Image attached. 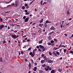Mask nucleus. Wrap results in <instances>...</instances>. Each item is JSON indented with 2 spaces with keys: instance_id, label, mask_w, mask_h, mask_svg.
<instances>
[{
  "instance_id": "1",
  "label": "nucleus",
  "mask_w": 73,
  "mask_h": 73,
  "mask_svg": "<svg viewBox=\"0 0 73 73\" xmlns=\"http://www.w3.org/2000/svg\"><path fill=\"white\" fill-rule=\"evenodd\" d=\"M39 46L40 49H42V52H43L45 51L46 49H45V48H44V46L40 45H39Z\"/></svg>"
},
{
  "instance_id": "2",
  "label": "nucleus",
  "mask_w": 73,
  "mask_h": 73,
  "mask_svg": "<svg viewBox=\"0 0 73 73\" xmlns=\"http://www.w3.org/2000/svg\"><path fill=\"white\" fill-rule=\"evenodd\" d=\"M52 53L55 56H58V55L60 54V53L58 52H56V53H55V52H52Z\"/></svg>"
},
{
  "instance_id": "3",
  "label": "nucleus",
  "mask_w": 73,
  "mask_h": 73,
  "mask_svg": "<svg viewBox=\"0 0 73 73\" xmlns=\"http://www.w3.org/2000/svg\"><path fill=\"white\" fill-rule=\"evenodd\" d=\"M10 36H11V37L13 38H17V37H19V36L18 35H17L16 36V35H10Z\"/></svg>"
},
{
  "instance_id": "4",
  "label": "nucleus",
  "mask_w": 73,
  "mask_h": 73,
  "mask_svg": "<svg viewBox=\"0 0 73 73\" xmlns=\"http://www.w3.org/2000/svg\"><path fill=\"white\" fill-rule=\"evenodd\" d=\"M19 2L18 1H17L15 2V4L14 5L15 7H17L19 5Z\"/></svg>"
},
{
  "instance_id": "5",
  "label": "nucleus",
  "mask_w": 73,
  "mask_h": 73,
  "mask_svg": "<svg viewBox=\"0 0 73 73\" xmlns=\"http://www.w3.org/2000/svg\"><path fill=\"white\" fill-rule=\"evenodd\" d=\"M47 62L49 63H52V62H53V60H52L50 59L49 58L48 59V58Z\"/></svg>"
},
{
  "instance_id": "6",
  "label": "nucleus",
  "mask_w": 73,
  "mask_h": 73,
  "mask_svg": "<svg viewBox=\"0 0 73 73\" xmlns=\"http://www.w3.org/2000/svg\"><path fill=\"white\" fill-rule=\"evenodd\" d=\"M56 72V70L52 69L51 71V72L50 73H55Z\"/></svg>"
},
{
  "instance_id": "7",
  "label": "nucleus",
  "mask_w": 73,
  "mask_h": 73,
  "mask_svg": "<svg viewBox=\"0 0 73 73\" xmlns=\"http://www.w3.org/2000/svg\"><path fill=\"white\" fill-rule=\"evenodd\" d=\"M50 29L52 31H55V30H56V28H55L54 26H52L50 28Z\"/></svg>"
},
{
  "instance_id": "8",
  "label": "nucleus",
  "mask_w": 73,
  "mask_h": 73,
  "mask_svg": "<svg viewBox=\"0 0 73 73\" xmlns=\"http://www.w3.org/2000/svg\"><path fill=\"white\" fill-rule=\"evenodd\" d=\"M29 70H31V67L32 66V64L31 63H30V62H29Z\"/></svg>"
},
{
  "instance_id": "9",
  "label": "nucleus",
  "mask_w": 73,
  "mask_h": 73,
  "mask_svg": "<svg viewBox=\"0 0 73 73\" xmlns=\"http://www.w3.org/2000/svg\"><path fill=\"white\" fill-rule=\"evenodd\" d=\"M29 17L28 18H27L25 19V23H27V22H28V20H29Z\"/></svg>"
},
{
  "instance_id": "10",
  "label": "nucleus",
  "mask_w": 73,
  "mask_h": 73,
  "mask_svg": "<svg viewBox=\"0 0 73 73\" xmlns=\"http://www.w3.org/2000/svg\"><path fill=\"white\" fill-rule=\"evenodd\" d=\"M4 25H0V29H1L2 28H4Z\"/></svg>"
},
{
  "instance_id": "11",
  "label": "nucleus",
  "mask_w": 73,
  "mask_h": 73,
  "mask_svg": "<svg viewBox=\"0 0 73 73\" xmlns=\"http://www.w3.org/2000/svg\"><path fill=\"white\" fill-rule=\"evenodd\" d=\"M37 67H35L33 69V70L34 71V72H36L37 70Z\"/></svg>"
},
{
  "instance_id": "12",
  "label": "nucleus",
  "mask_w": 73,
  "mask_h": 73,
  "mask_svg": "<svg viewBox=\"0 0 73 73\" xmlns=\"http://www.w3.org/2000/svg\"><path fill=\"white\" fill-rule=\"evenodd\" d=\"M46 23L48 24V23H52V22L50 21H49V20H47L46 21Z\"/></svg>"
},
{
  "instance_id": "13",
  "label": "nucleus",
  "mask_w": 73,
  "mask_h": 73,
  "mask_svg": "<svg viewBox=\"0 0 73 73\" xmlns=\"http://www.w3.org/2000/svg\"><path fill=\"white\" fill-rule=\"evenodd\" d=\"M42 41H43V39H42L41 40H39L38 41V44H42Z\"/></svg>"
},
{
  "instance_id": "14",
  "label": "nucleus",
  "mask_w": 73,
  "mask_h": 73,
  "mask_svg": "<svg viewBox=\"0 0 73 73\" xmlns=\"http://www.w3.org/2000/svg\"><path fill=\"white\" fill-rule=\"evenodd\" d=\"M62 69L60 68H59L58 69V72H62Z\"/></svg>"
},
{
  "instance_id": "15",
  "label": "nucleus",
  "mask_w": 73,
  "mask_h": 73,
  "mask_svg": "<svg viewBox=\"0 0 73 73\" xmlns=\"http://www.w3.org/2000/svg\"><path fill=\"white\" fill-rule=\"evenodd\" d=\"M43 20L44 19H42L39 21L40 23H43Z\"/></svg>"
},
{
  "instance_id": "16",
  "label": "nucleus",
  "mask_w": 73,
  "mask_h": 73,
  "mask_svg": "<svg viewBox=\"0 0 73 73\" xmlns=\"http://www.w3.org/2000/svg\"><path fill=\"white\" fill-rule=\"evenodd\" d=\"M45 62L44 60H42L41 61V63L42 64H44V63H45Z\"/></svg>"
},
{
  "instance_id": "17",
  "label": "nucleus",
  "mask_w": 73,
  "mask_h": 73,
  "mask_svg": "<svg viewBox=\"0 0 73 73\" xmlns=\"http://www.w3.org/2000/svg\"><path fill=\"white\" fill-rule=\"evenodd\" d=\"M14 5H15V4L13 3L11 4V5H9L7 6V7H10V6H13Z\"/></svg>"
},
{
  "instance_id": "18",
  "label": "nucleus",
  "mask_w": 73,
  "mask_h": 73,
  "mask_svg": "<svg viewBox=\"0 0 73 73\" xmlns=\"http://www.w3.org/2000/svg\"><path fill=\"white\" fill-rule=\"evenodd\" d=\"M44 61L45 62H48V58H45L44 60Z\"/></svg>"
},
{
  "instance_id": "19",
  "label": "nucleus",
  "mask_w": 73,
  "mask_h": 73,
  "mask_svg": "<svg viewBox=\"0 0 73 73\" xmlns=\"http://www.w3.org/2000/svg\"><path fill=\"white\" fill-rule=\"evenodd\" d=\"M3 57H1V58H0V62H2L3 61V59H2Z\"/></svg>"
},
{
  "instance_id": "20",
  "label": "nucleus",
  "mask_w": 73,
  "mask_h": 73,
  "mask_svg": "<svg viewBox=\"0 0 73 73\" xmlns=\"http://www.w3.org/2000/svg\"><path fill=\"white\" fill-rule=\"evenodd\" d=\"M58 49V48L54 47L53 48V50H57V49Z\"/></svg>"
},
{
  "instance_id": "21",
  "label": "nucleus",
  "mask_w": 73,
  "mask_h": 73,
  "mask_svg": "<svg viewBox=\"0 0 73 73\" xmlns=\"http://www.w3.org/2000/svg\"><path fill=\"white\" fill-rule=\"evenodd\" d=\"M39 73H44V71L42 70H39Z\"/></svg>"
},
{
  "instance_id": "22",
  "label": "nucleus",
  "mask_w": 73,
  "mask_h": 73,
  "mask_svg": "<svg viewBox=\"0 0 73 73\" xmlns=\"http://www.w3.org/2000/svg\"><path fill=\"white\" fill-rule=\"evenodd\" d=\"M42 65L43 68H44V67H45V66H46V65L45 64H44L43 65L42 64Z\"/></svg>"
},
{
  "instance_id": "23",
  "label": "nucleus",
  "mask_w": 73,
  "mask_h": 73,
  "mask_svg": "<svg viewBox=\"0 0 73 73\" xmlns=\"http://www.w3.org/2000/svg\"><path fill=\"white\" fill-rule=\"evenodd\" d=\"M35 54H32L31 55V56L32 57H34V56H35Z\"/></svg>"
},
{
  "instance_id": "24",
  "label": "nucleus",
  "mask_w": 73,
  "mask_h": 73,
  "mask_svg": "<svg viewBox=\"0 0 73 73\" xmlns=\"http://www.w3.org/2000/svg\"><path fill=\"white\" fill-rule=\"evenodd\" d=\"M25 7L24 6H23L22 7V8L23 10H24V9H25Z\"/></svg>"
},
{
  "instance_id": "25",
  "label": "nucleus",
  "mask_w": 73,
  "mask_h": 73,
  "mask_svg": "<svg viewBox=\"0 0 73 73\" xmlns=\"http://www.w3.org/2000/svg\"><path fill=\"white\" fill-rule=\"evenodd\" d=\"M9 23L10 24L9 25L11 26V25H12L13 24V23L12 22H9Z\"/></svg>"
},
{
  "instance_id": "26",
  "label": "nucleus",
  "mask_w": 73,
  "mask_h": 73,
  "mask_svg": "<svg viewBox=\"0 0 73 73\" xmlns=\"http://www.w3.org/2000/svg\"><path fill=\"white\" fill-rule=\"evenodd\" d=\"M69 14H70V12H69V11H67V15H69Z\"/></svg>"
},
{
  "instance_id": "27",
  "label": "nucleus",
  "mask_w": 73,
  "mask_h": 73,
  "mask_svg": "<svg viewBox=\"0 0 73 73\" xmlns=\"http://www.w3.org/2000/svg\"><path fill=\"white\" fill-rule=\"evenodd\" d=\"M31 49H32V47H30L27 50H28V51L31 50Z\"/></svg>"
},
{
  "instance_id": "28",
  "label": "nucleus",
  "mask_w": 73,
  "mask_h": 73,
  "mask_svg": "<svg viewBox=\"0 0 73 73\" xmlns=\"http://www.w3.org/2000/svg\"><path fill=\"white\" fill-rule=\"evenodd\" d=\"M44 69L46 71H48L49 70V69L48 68H45Z\"/></svg>"
},
{
  "instance_id": "29",
  "label": "nucleus",
  "mask_w": 73,
  "mask_h": 73,
  "mask_svg": "<svg viewBox=\"0 0 73 73\" xmlns=\"http://www.w3.org/2000/svg\"><path fill=\"white\" fill-rule=\"evenodd\" d=\"M52 44V43L50 42H49L47 43V44L48 45H51Z\"/></svg>"
},
{
  "instance_id": "30",
  "label": "nucleus",
  "mask_w": 73,
  "mask_h": 73,
  "mask_svg": "<svg viewBox=\"0 0 73 73\" xmlns=\"http://www.w3.org/2000/svg\"><path fill=\"white\" fill-rule=\"evenodd\" d=\"M44 24L45 25V27H44L45 28H46V27H47V23H45Z\"/></svg>"
},
{
  "instance_id": "31",
  "label": "nucleus",
  "mask_w": 73,
  "mask_h": 73,
  "mask_svg": "<svg viewBox=\"0 0 73 73\" xmlns=\"http://www.w3.org/2000/svg\"><path fill=\"white\" fill-rule=\"evenodd\" d=\"M66 49H64V53H66Z\"/></svg>"
},
{
  "instance_id": "32",
  "label": "nucleus",
  "mask_w": 73,
  "mask_h": 73,
  "mask_svg": "<svg viewBox=\"0 0 73 73\" xmlns=\"http://www.w3.org/2000/svg\"><path fill=\"white\" fill-rule=\"evenodd\" d=\"M70 53H72V54H73V51L72 50H70Z\"/></svg>"
},
{
  "instance_id": "33",
  "label": "nucleus",
  "mask_w": 73,
  "mask_h": 73,
  "mask_svg": "<svg viewBox=\"0 0 73 73\" xmlns=\"http://www.w3.org/2000/svg\"><path fill=\"white\" fill-rule=\"evenodd\" d=\"M42 3H43V1L42 0L40 2V5H42Z\"/></svg>"
},
{
  "instance_id": "34",
  "label": "nucleus",
  "mask_w": 73,
  "mask_h": 73,
  "mask_svg": "<svg viewBox=\"0 0 73 73\" xmlns=\"http://www.w3.org/2000/svg\"><path fill=\"white\" fill-rule=\"evenodd\" d=\"M49 55L50 56H52V52H50L49 53Z\"/></svg>"
},
{
  "instance_id": "35",
  "label": "nucleus",
  "mask_w": 73,
  "mask_h": 73,
  "mask_svg": "<svg viewBox=\"0 0 73 73\" xmlns=\"http://www.w3.org/2000/svg\"><path fill=\"white\" fill-rule=\"evenodd\" d=\"M44 56H45V55H44V54H42L41 55L42 57H43Z\"/></svg>"
},
{
  "instance_id": "36",
  "label": "nucleus",
  "mask_w": 73,
  "mask_h": 73,
  "mask_svg": "<svg viewBox=\"0 0 73 73\" xmlns=\"http://www.w3.org/2000/svg\"><path fill=\"white\" fill-rule=\"evenodd\" d=\"M32 54H33V52H31L29 53V55H30V56H31Z\"/></svg>"
},
{
  "instance_id": "37",
  "label": "nucleus",
  "mask_w": 73,
  "mask_h": 73,
  "mask_svg": "<svg viewBox=\"0 0 73 73\" xmlns=\"http://www.w3.org/2000/svg\"><path fill=\"white\" fill-rule=\"evenodd\" d=\"M29 14V13L28 12L26 13H25V15H28Z\"/></svg>"
},
{
  "instance_id": "38",
  "label": "nucleus",
  "mask_w": 73,
  "mask_h": 73,
  "mask_svg": "<svg viewBox=\"0 0 73 73\" xmlns=\"http://www.w3.org/2000/svg\"><path fill=\"white\" fill-rule=\"evenodd\" d=\"M6 43V41H5V40H3V44H5Z\"/></svg>"
},
{
  "instance_id": "39",
  "label": "nucleus",
  "mask_w": 73,
  "mask_h": 73,
  "mask_svg": "<svg viewBox=\"0 0 73 73\" xmlns=\"http://www.w3.org/2000/svg\"><path fill=\"white\" fill-rule=\"evenodd\" d=\"M15 25H16L13 24V23L12 25H11V26H12V27H13V26H15Z\"/></svg>"
},
{
  "instance_id": "40",
  "label": "nucleus",
  "mask_w": 73,
  "mask_h": 73,
  "mask_svg": "<svg viewBox=\"0 0 73 73\" xmlns=\"http://www.w3.org/2000/svg\"><path fill=\"white\" fill-rule=\"evenodd\" d=\"M39 26L40 27H41V28H42V25H41V24H39Z\"/></svg>"
},
{
  "instance_id": "41",
  "label": "nucleus",
  "mask_w": 73,
  "mask_h": 73,
  "mask_svg": "<svg viewBox=\"0 0 73 73\" xmlns=\"http://www.w3.org/2000/svg\"><path fill=\"white\" fill-rule=\"evenodd\" d=\"M50 42L52 43V44H53V43H54V41L52 40L50 41Z\"/></svg>"
},
{
  "instance_id": "42",
  "label": "nucleus",
  "mask_w": 73,
  "mask_h": 73,
  "mask_svg": "<svg viewBox=\"0 0 73 73\" xmlns=\"http://www.w3.org/2000/svg\"><path fill=\"white\" fill-rule=\"evenodd\" d=\"M50 38H51V36H49L48 37V39H49V40H50Z\"/></svg>"
},
{
  "instance_id": "43",
  "label": "nucleus",
  "mask_w": 73,
  "mask_h": 73,
  "mask_svg": "<svg viewBox=\"0 0 73 73\" xmlns=\"http://www.w3.org/2000/svg\"><path fill=\"white\" fill-rule=\"evenodd\" d=\"M33 54H35V51L34 50H33Z\"/></svg>"
},
{
  "instance_id": "44",
  "label": "nucleus",
  "mask_w": 73,
  "mask_h": 73,
  "mask_svg": "<svg viewBox=\"0 0 73 73\" xmlns=\"http://www.w3.org/2000/svg\"><path fill=\"white\" fill-rule=\"evenodd\" d=\"M48 70H51L52 68L51 67L49 68H48Z\"/></svg>"
},
{
  "instance_id": "45",
  "label": "nucleus",
  "mask_w": 73,
  "mask_h": 73,
  "mask_svg": "<svg viewBox=\"0 0 73 73\" xmlns=\"http://www.w3.org/2000/svg\"><path fill=\"white\" fill-rule=\"evenodd\" d=\"M62 24L61 25V24L60 23V27L61 28V29L62 28Z\"/></svg>"
},
{
  "instance_id": "46",
  "label": "nucleus",
  "mask_w": 73,
  "mask_h": 73,
  "mask_svg": "<svg viewBox=\"0 0 73 73\" xmlns=\"http://www.w3.org/2000/svg\"><path fill=\"white\" fill-rule=\"evenodd\" d=\"M23 19H26V16H24L23 18Z\"/></svg>"
},
{
  "instance_id": "47",
  "label": "nucleus",
  "mask_w": 73,
  "mask_h": 73,
  "mask_svg": "<svg viewBox=\"0 0 73 73\" xmlns=\"http://www.w3.org/2000/svg\"><path fill=\"white\" fill-rule=\"evenodd\" d=\"M34 63L35 64V66H36V65H37V63L35 62V63Z\"/></svg>"
},
{
  "instance_id": "48",
  "label": "nucleus",
  "mask_w": 73,
  "mask_h": 73,
  "mask_svg": "<svg viewBox=\"0 0 73 73\" xmlns=\"http://www.w3.org/2000/svg\"><path fill=\"white\" fill-rule=\"evenodd\" d=\"M43 58L44 59H45V58H46V56H44Z\"/></svg>"
},
{
  "instance_id": "49",
  "label": "nucleus",
  "mask_w": 73,
  "mask_h": 73,
  "mask_svg": "<svg viewBox=\"0 0 73 73\" xmlns=\"http://www.w3.org/2000/svg\"><path fill=\"white\" fill-rule=\"evenodd\" d=\"M21 52V54H24V52H23V51H22Z\"/></svg>"
},
{
  "instance_id": "50",
  "label": "nucleus",
  "mask_w": 73,
  "mask_h": 73,
  "mask_svg": "<svg viewBox=\"0 0 73 73\" xmlns=\"http://www.w3.org/2000/svg\"><path fill=\"white\" fill-rule=\"evenodd\" d=\"M0 21L1 22H2V21H3V19H2V18H1L0 19Z\"/></svg>"
},
{
  "instance_id": "51",
  "label": "nucleus",
  "mask_w": 73,
  "mask_h": 73,
  "mask_svg": "<svg viewBox=\"0 0 73 73\" xmlns=\"http://www.w3.org/2000/svg\"><path fill=\"white\" fill-rule=\"evenodd\" d=\"M23 42H26V41H25V40H23Z\"/></svg>"
},
{
  "instance_id": "52",
  "label": "nucleus",
  "mask_w": 73,
  "mask_h": 73,
  "mask_svg": "<svg viewBox=\"0 0 73 73\" xmlns=\"http://www.w3.org/2000/svg\"><path fill=\"white\" fill-rule=\"evenodd\" d=\"M42 13H43V12L42 11L40 12V14L41 15H42Z\"/></svg>"
},
{
  "instance_id": "53",
  "label": "nucleus",
  "mask_w": 73,
  "mask_h": 73,
  "mask_svg": "<svg viewBox=\"0 0 73 73\" xmlns=\"http://www.w3.org/2000/svg\"><path fill=\"white\" fill-rule=\"evenodd\" d=\"M54 41H57V40L56 39H54Z\"/></svg>"
},
{
  "instance_id": "54",
  "label": "nucleus",
  "mask_w": 73,
  "mask_h": 73,
  "mask_svg": "<svg viewBox=\"0 0 73 73\" xmlns=\"http://www.w3.org/2000/svg\"><path fill=\"white\" fill-rule=\"evenodd\" d=\"M25 12H26V13H27L28 12V10H25Z\"/></svg>"
},
{
  "instance_id": "55",
  "label": "nucleus",
  "mask_w": 73,
  "mask_h": 73,
  "mask_svg": "<svg viewBox=\"0 0 73 73\" xmlns=\"http://www.w3.org/2000/svg\"><path fill=\"white\" fill-rule=\"evenodd\" d=\"M26 47H27V46L25 45L23 47V48H26Z\"/></svg>"
},
{
  "instance_id": "56",
  "label": "nucleus",
  "mask_w": 73,
  "mask_h": 73,
  "mask_svg": "<svg viewBox=\"0 0 73 73\" xmlns=\"http://www.w3.org/2000/svg\"><path fill=\"white\" fill-rule=\"evenodd\" d=\"M47 34V32H45L44 35H46Z\"/></svg>"
},
{
  "instance_id": "57",
  "label": "nucleus",
  "mask_w": 73,
  "mask_h": 73,
  "mask_svg": "<svg viewBox=\"0 0 73 73\" xmlns=\"http://www.w3.org/2000/svg\"><path fill=\"white\" fill-rule=\"evenodd\" d=\"M25 7H27V6H28V4L26 3V4H25Z\"/></svg>"
},
{
  "instance_id": "58",
  "label": "nucleus",
  "mask_w": 73,
  "mask_h": 73,
  "mask_svg": "<svg viewBox=\"0 0 73 73\" xmlns=\"http://www.w3.org/2000/svg\"><path fill=\"white\" fill-rule=\"evenodd\" d=\"M64 35H65V36H66V37L68 36V35L66 34H64Z\"/></svg>"
},
{
  "instance_id": "59",
  "label": "nucleus",
  "mask_w": 73,
  "mask_h": 73,
  "mask_svg": "<svg viewBox=\"0 0 73 73\" xmlns=\"http://www.w3.org/2000/svg\"><path fill=\"white\" fill-rule=\"evenodd\" d=\"M36 48H37V49H39V48H40V46H36Z\"/></svg>"
},
{
  "instance_id": "60",
  "label": "nucleus",
  "mask_w": 73,
  "mask_h": 73,
  "mask_svg": "<svg viewBox=\"0 0 73 73\" xmlns=\"http://www.w3.org/2000/svg\"><path fill=\"white\" fill-rule=\"evenodd\" d=\"M45 28H44V29H43V32H45Z\"/></svg>"
},
{
  "instance_id": "61",
  "label": "nucleus",
  "mask_w": 73,
  "mask_h": 73,
  "mask_svg": "<svg viewBox=\"0 0 73 73\" xmlns=\"http://www.w3.org/2000/svg\"><path fill=\"white\" fill-rule=\"evenodd\" d=\"M26 7V9H28L29 8V7L28 6H27Z\"/></svg>"
},
{
  "instance_id": "62",
  "label": "nucleus",
  "mask_w": 73,
  "mask_h": 73,
  "mask_svg": "<svg viewBox=\"0 0 73 73\" xmlns=\"http://www.w3.org/2000/svg\"><path fill=\"white\" fill-rule=\"evenodd\" d=\"M62 47H64V48H65L66 47V46L64 45H62Z\"/></svg>"
},
{
  "instance_id": "63",
  "label": "nucleus",
  "mask_w": 73,
  "mask_h": 73,
  "mask_svg": "<svg viewBox=\"0 0 73 73\" xmlns=\"http://www.w3.org/2000/svg\"><path fill=\"white\" fill-rule=\"evenodd\" d=\"M69 23H68L67 24H66V25L67 26H69Z\"/></svg>"
},
{
  "instance_id": "64",
  "label": "nucleus",
  "mask_w": 73,
  "mask_h": 73,
  "mask_svg": "<svg viewBox=\"0 0 73 73\" xmlns=\"http://www.w3.org/2000/svg\"><path fill=\"white\" fill-rule=\"evenodd\" d=\"M25 61H26V62H28V60H27V59L26 58L25 59Z\"/></svg>"
}]
</instances>
